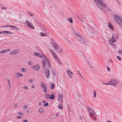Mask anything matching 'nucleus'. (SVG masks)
I'll use <instances>...</instances> for the list:
<instances>
[{
    "instance_id": "1",
    "label": "nucleus",
    "mask_w": 122,
    "mask_h": 122,
    "mask_svg": "<svg viewBox=\"0 0 122 122\" xmlns=\"http://www.w3.org/2000/svg\"><path fill=\"white\" fill-rule=\"evenodd\" d=\"M96 5L99 8L102 9V7H106L107 6L106 4L103 2V0H93Z\"/></svg>"
},
{
    "instance_id": "2",
    "label": "nucleus",
    "mask_w": 122,
    "mask_h": 122,
    "mask_svg": "<svg viewBox=\"0 0 122 122\" xmlns=\"http://www.w3.org/2000/svg\"><path fill=\"white\" fill-rule=\"evenodd\" d=\"M87 109L89 112V115L90 116H92L94 118V120H95L96 119V116L93 110L91 107H87Z\"/></svg>"
},
{
    "instance_id": "3",
    "label": "nucleus",
    "mask_w": 122,
    "mask_h": 122,
    "mask_svg": "<svg viewBox=\"0 0 122 122\" xmlns=\"http://www.w3.org/2000/svg\"><path fill=\"white\" fill-rule=\"evenodd\" d=\"M118 83L117 80L115 79H111L108 82V83H104L103 84H105L107 85H111L116 86L117 84Z\"/></svg>"
},
{
    "instance_id": "4",
    "label": "nucleus",
    "mask_w": 122,
    "mask_h": 122,
    "mask_svg": "<svg viewBox=\"0 0 122 122\" xmlns=\"http://www.w3.org/2000/svg\"><path fill=\"white\" fill-rule=\"evenodd\" d=\"M45 60H43L42 61L43 63L42 66L44 69H45V63H46L49 65L50 68L51 67V65L50 64V62L48 57L45 55V56L44 57Z\"/></svg>"
},
{
    "instance_id": "5",
    "label": "nucleus",
    "mask_w": 122,
    "mask_h": 122,
    "mask_svg": "<svg viewBox=\"0 0 122 122\" xmlns=\"http://www.w3.org/2000/svg\"><path fill=\"white\" fill-rule=\"evenodd\" d=\"M116 40L115 38V36L112 34L111 40L109 39L108 41L110 44L113 47H114L115 46V45L113 43L114 42H116Z\"/></svg>"
},
{
    "instance_id": "6",
    "label": "nucleus",
    "mask_w": 122,
    "mask_h": 122,
    "mask_svg": "<svg viewBox=\"0 0 122 122\" xmlns=\"http://www.w3.org/2000/svg\"><path fill=\"white\" fill-rule=\"evenodd\" d=\"M114 19L117 23L121 26H122V20L120 16L117 15H115L114 16Z\"/></svg>"
},
{
    "instance_id": "7",
    "label": "nucleus",
    "mask_w": 122,
    "mask_h": 122,
    "mask_svg": "<svg viewBox=\"0 0 122 122\" xmlns=\"http://www.w3.org/2000/svg\"><path fill=\"white\" fill-rule=\"evenodd\" d=\"M26 25V26L29 28L31 29H35V27L32 25L31 22L29 21L28 20H27L25 22Z\"/></svg>"
},
{
    "instance_id": "8",
    "label": "nucleus",
    "mask_w": 122,
    "mask_h": 122,
    "mask_svg": "<svg viewBox=\"0 0 122 122\" xmlns=\"http://www.w3.org/2000/svg\"><path fill=\"white\" fill-rule=\"evenodd\" d=\"M72 30L75 35V37L78 40L80 39L81 36L76 33V31L74 28H72Z\"/></svg>"
},
{
    "instance_id": "9",
    "label": "nucleus",
    "mask_w": 122,
    "mask_h": 122,
    "mask_svg": "<svg viewBox=\"0 0 122 122\" xmlns=\"http://www.w3.org/2000/svg\"><path fill=\"white\" fill-rule=\"evenodd\" d=\"M34 55L41 58H43L45 56V55L43 54H40L37 52L34 53Z\"/></svg>"
},
{
    "instance_id": "10",
    "label": "nucleus",
    "mask_w": 122,
    "mask_h": 122,
    "mask_svg": "<svg viewBox=\"0 0 122 122\" xmlns=\"http://www.w3.org/2000/svg\"><path fill=\"white\" fill-rule=\"evenodd\" d=\"M58 101L61 103H62L63 102V97L62 94H59L58 97Z\"/></svg>"
},
{
    "instance_id": "11",
    "label": "nucleus",
    "mask_w": 122,
    "mask_h": 122,
    "mask_svg": "<svg viewBox=\"0 0 122 122\" xmlns=\"http://www.w3.org/2000/svg\"><path fill=\"white\" fill-rule=\"evenodd\" d=\"M45 75L47 78H49L50 77V71L48 69H47L45 71Z\"/></svg>"
},
{
    "instance_id": "12",
    "label": "nucleus",
    "mask_w": 122,
    "mask_h": 122,
    "mask_svg": "<svg viewBox=\"0 0 122 122\" xmlns=\"http://www.w3.org/2000/svg\"><path fill=\"white\" fill-rule=\"evenodd\" d=\"M89 65V66L90 69L93 72H95L96 71H97V70L95 67H94L89 62L88 63Z\"/></svg>"
},
{
    "instance_id": "13",
    "label": "nucleus",
    "mask_w": 122,
    "mask_h": 122,
    "mask_svg": "<svg viewBox=\"0 0 122 122\" xmlns=\"http://www.w3.org/2000/svg\"><path fill=\"white\" fill-rule=\"evenodd\" d=\"M40 68L39 65L38 64H36L32 66V69H34L36 71H37L39 70Z\"/></svg>"
},
{
    "instance_id": "14",
    "label": "nucleus",
    "mask_w": 122,
    "mask_h": 122,
    "mask_svg": "<svg viewBox=\"0 0 122 122\" xmlns=\"http://www.w3.org/2000/svg\"><path fill=\"white\" fill-rule=\"evenodd\" d=\"M20 51L19 49H16L11 52L10 54L11 55H13L19 53Z\"/></svg>"
},
{
    "instance_id": "15",
    "label": "nucleus",
    "mask_w": 122,
    "mask_h": 122,
    "mask_svg": "<svg viewBox=\"0 0 122 122\" xmlns=\"http://www.w3.org/2000/svg\"><path fill=\"white\" fill-rule=\"evenodd\" d=\"M51 44L53 46L54 49L55 50H56L58 48V46L54 41H52Z\"/></svg>"
},
{
    "instance_id": "16",
    "label": "nucleus",
    "mask_w": 122,
    "mask_h": 122,
    "mask_svg": "<svg viewBox=\"0 0 122 122\" xmlns=\"http://www.w3.org/2000/svg\"><path fill=\"white\" fill-rule=\"evenodd\" d=\"M51 44L53 46L54 49L55 50H56L58 48V46L54 41H52Z\"/></svg>"
},
{
    "instance_id": "17",
    "label": "nucleus",
    "mask_w": 122,
    "mask_h": 122,
    "mask_svg": "<svg viewBox=\"0 0 122 122\" xmlns=\"http://www.w3.org/2000/svg\"><path fill=\"white\" fill-rule=\"evenodd\" d=\"M52 55L56 61L58 62H59L60 64H61V63L60 62L58 59L56 53H54V54H52Z\"/></svg>"
},
{
    "instance_id": "18",
    "label": "nucleus",
    "mask_w": 122,
    "mask_h": 122,
    "mask_svg": "<svg viewBox=\"0 0 122 122\" xmlns=\"http://www.w3.org/2000/svg\"><path fill=\"white\" fill-rule=\"evenodd\" d=\"M10 51V49L9 48L7 49H5L1 50L0 51V53L3 54L7 53L9 52Z\"/></svg>"
},
{
    "instance_id": "19",
    "label": "nucleus",
    "mask_w": 122,
    "mask_h": 122,
    "mask_svg": "<svg viewBox=\"0 0 122 122\" xmlns=\"http://www.w3.org/2000/svg\"><path fill=\"white\" fill-rule=\"evenodd\" d=\"M68 75L71 78H72V74H73V73L72 72L70 71L67 70L66 71Z\"/></svg>"
},
{
    "instance_id": "20",
    "label": "nucleus",
    "mask_w": 122,
    "mask_h": 122,
    "mask_svg": "<svg viewBox=\"0 0 122 122\" xmlns=\"http://www.w3.org/2000/svg\"><path fill=\"white\" fill-rule=\"evenodd\" d=\"M2 33L4 35H6V34H11L12 35L13 33L12 32L10 31H2Z\"/></svg>"
},
{
    "instance_id": "21",
    "label": "nucleus",
    "mask_w": 122,
    "mask_h": 122,
    "mask_svg": "<svg viewBox=\"0 0 122 122\" xmlns=\"http://www.w3.org/2000/svg\"><path fill=\"white\" fill-rule=\"evenodd\" d=\"M108 23L109 27L110 29L112 30H114V29L113 25L110 22H108Z\"/></svg>"
},
{
    "instance_id": "22",
    "label": "nucleus",
    "mask_w": 122,
    "mask_h": 122,
    "mask_svg": "<svg viewBox=\"0 0 122 122\" xmlns=\"http://www.w3.org/2000/svg\"><path fill=\"white\" fill-rule=\"evenodd\" d=\"M40 86H41L43 88L47 87L46 85L43 82H41L40 83Z\"/></svg>"
},
{
    "instance_id": "23",
    "label": "nucleus",
    "mask_w": 122,
    "mask_h": 122,
    "mask_svg": "<svg viewBox=\"0 0 122 122\" xmlns=\"http://www.w3.org/2000/svg\"><path fill=\"white\" fill-rule=\"evenodd\" d=\"M78 40L81 42L82 43H84L85 41V40L84 38L82 36H81V37H80V39H79Z\"/></svg>"
},
{
    "instance_id": "24",
    "label": "nucleus",
    "mask_w": 122,
    "mask_h": 122,
    "mask_svg": "<svg viewBox=\"0 0 122 122\" xmlns=\"http://www.w3.org/2000/svg\"><path fill=\"white\" fill-rule=\"evenodd\" d=\"M55 98V94L54 93H53L50 97V98L51 100H54Z\"/></svg>"
},
{
    "instance_id": "25",
    "label": "nucleus",
    "mask_w": 122,
    "mask_h": 122,
    "mask_svg": "<svg viewBox=\"0 0 122 122\" xmlns=\"http://www.w3.org/2000/svg\"><path fill=\"white\" fill-rule=\"evenodd\" d=\"M11 27L13 28V29L14 30H19L18 27L16 26L12 25V26H11Z\"/></svg>"
},
{
    "instance_id": "26",
    "label": "nucleus",
    "mask_w": 122,
    "mask_h": 122,
    "mask_svg": "<svg viewBox=\"0 0 122 122\" xmlns=\"http://www.w3.org/2000/svg\"><path fill=\"white\" fill-rule=\"evenodd\" d=\"M15 75L17 77H22L23 76V75L19 72L15 74Z\"/></svg>"
},
{
    "instance_id": "27",
    "label": "nucleus",
    "mask_w": 122,
    "mask_h": 122,
    "mask_svg": "<svg viewBox=\"0 0 122 122\" xmlns=\"http://www.w3.org/2000/svg\"><path fill=\"white\" fill-rule=\"evenodd\" d=\"M38 112L40 113L41 114L44 112V110L43 108H41L39 110Z\"/></svg>"
},
{
    "instance_id": "28",
    "label": "nucleus",
    "mask_w": 122,
    "mask_h": 122,
    "mask_svg": "<svg viewBox=\"0 0 122 122\" xmlns=\"http://www.w3.org/2000/svg\"><path fill=\"white\" fill-rule=\"evenodd\" d=\"M50 95L49 94L46 93L45 95V97L47 99L50 98Z\"/></svg>"
},
{
    "instance_id": "29",
    "label": "nucleus",
    "mask_w": 122,
    "mask_h": 122,
    "mask_svg": "<svg viewBox=\"0 0 122 122\" xmlns=\"http://www.w3.org/2000/svg\"><path fill=\"white\" fill-rule=\"evenodd\" d=\"M68 20L72 24L73 23V21L72 20V18L70 17L67 18Z\"/></svg>"
},
{
    "instance_id": "30",
    "label": "nucleus",
    "mask_w": 122,
    "mask_h": 122,
    "mask_svg": "<svg viewBox=\"0 0 122 122\" xmlns=\"http://www.w3.org/2000/svg\"><path fill=\"white\" fill-rule=\"evenodd\" d=\"M20 70L22 72H25L26 71V69L25 68H22L20 69Z\"/></svg>"
},
{
    "instance_id": "31",
    "label": "nucleus",
    "mask_w": 122,
    "mask_h": 122,
    "mask_svg": "<svg viewBox=\"0 0 122 122\" xmlns=\"http://www.w3.org/2000/svg\"><path fill=\"white\" fill-rule=\"evenodd\" d=\"M11 26H12V25H10L9 24H8L7 25H5L3 26H1L0 27H11Z\"/></svg>"
},
{
    "instance_id": "32",
    "label": "nucleus",
    "mask_w": 122,
    "mask_h": 122,
    "mask_svg": "<svg viewBox=\"0 0 122 122\" xmlns=\"http://www.w3.org/2000/svg\"><path fill=\"white\" fill-rule=\"evenodd\" d=\"M40 36H45L46 37L47 36V35L46 34H45L44 33L42 32H41L40 33Z\"/></svg>"
},
{
    "instance_id": "33",
    "label": "nucleus",
    "mask_w": 122,
    "mask_h": 122,
    "mask_svg": "<svg viewBox=\"0 0 122 122\" xmlns=\"http://www.w3.org/2000/svg\"><path fill=\"white\" fill-rule=\"evenodd\" d=\"M55 87L54 84L53 83H52L51 84L50 87L51 89H53Z\"/></svg>"
},
{
    "instance_id": "34",
    "label": "nucleus",
    "mask_w": 122,
    "mask_h": 122,
    "mask_svg": "<svg viewBox=\"0 0 122 122\" xmlns=\"http://www.w3.org/2000/svg\"><path fill=\"white\" fill-rule=\"evenodd\" d=\"M47 86L45 88H43V91L44 92V93H46L47 91Z\"/></svg>"
},
{
    "instance_id": "35",
    "label": "nucleus",
    "mask_w": 122,
    "mask_h": 122,
    "mask_svg": "<svg viewBox=\"0 0 122 122\" xmlns=\"http://www.w3.org/2000/svg\"><path fill=\"white\" fill-rule=\"evenodd\" d=\"M63 106L61 104H59L58 107V108H60V109H63Z\"/></svg>"
},
{
    "instance_id": "36",
    "label": "nucleus",
    "mask_w": 122,
    "mask_h": 122,
    "mask_svg": "<svg viewBox=\"0 0 122 122\" xmlns=\"http://www.w3.org/2000/svg\"><path fill=\"white\" fill-rule=\"evenodd\" d=\"M7 80L8 81V82L9 83V89H10V88L11 85L10 81V79L8 78H7Z\"/></svg>"
},
{
    "instance_id": "37",
    "label": "nucleus",
    "mask_w": 122,
    "mask_h": 122,
    "mask_svg": "<svg viewBox=\"0 0 122 122\" xmlns=\"http://www.w3.org/2000/svg\"><path fill=\"white\" fill-rule=\"evenodd\" d=\"M93 94V95H94L93 97H96V91L95 90H94V91Z\"/></svg>"
},
{
    "instance_id": "38",
    "label": "nucleus",
    "mask_w": 122,
    "mask_h": 122,
    "mask_svg": "<svg viewBox=\"0 0 122 122\" xmlns=\"http://www.w3.org/2000/svg\"><path fill=\"white\" fill-rule=\"evenodd\" d=\"M49 51H50V52L51 53V55H52V54H54V53H55L54 51L52 49H50L49 50Z\"/></svg>"
},
{
    "instance_id": "39",
    "label": "nucleus",
    "mask_w": 122,
    "mask_h": 122,
    "mask_svg": "<svg viewBox=\"0 0 122 122\" xmlns=\"http://www.w3.org/2000/svg\"><path fill=\"white\" fill-rule=\"evenodd\" d=\"M117 59L119 61H121L122 60V58L119 56H117Z\"/></svg>"
},
{
    "instance_id": "40",
    "label": "nucleus",
    "mask_w": 122,
    "mask_h": 122,
    "mask_svg": "<svg viewBox=\"0 0 122 122\" xmlns=\"http://www.w3.org/2000/svg\"><path fill=\"white\" fill-rule=\"evenodd\" d=\"M33 64L32 62L31 61H29L28 62V64L30 66H31Z\"/></svg>"
},
{
    "instance_id": "41",
    "label": "nucleus",
    "mask_w": 122,
    "mask_h": 122,
    "mask_svg": "<svg viewBox=\"0 0 122 122\" xmlns=\"http://www.w3.org/2000/svg\"><path fill=\"white\" fill-rule=\"evenodd\" d=\"M27 12L31 16H34V15L32 13H30L29 12L27 11Z\"/></svg>"
},
{
    "instance_id": "42",
    "label": "nucleus",
    "mask_w": 122,
    "mask_h": 122,
    "mask_svg": "<svg viewBox=\"0 0 122 122\" xmlns=\"http://www.w3.org/2000/svg\"><path fill=\"white\" fill-rule=\"evenodd\" d=\"M112 62V60L111 59H110L108 61V62L109 63H111Z\"/></svg>"
},
{
    "instance_id": "43",
    "label": "nucleus",
    "mask_w": 122,
    "mask_h": 122,
    "mask_svg": "<svg viewBox=\"0 0 122 122\" xmlns=\"http://www.w3.org/2000/svg\"><path fill=\"white\" fill-rule=\"evenodd\" d=\"M18 113L19 115H23V113L21 112H19Z\"/></svg>"
},
{
    "instance_id": "44",
    "label": "nucleus",
    "mask_w": 122,
    "mask_h": 122,
    "mask_svg": "<svg viewBox=\"0 0 122 122\" xmlns=\"http://www.w3.org/2000/svg\"><path fill=\"white\" fill-rule=\"evenodd\" d=\"M1 8L2 10H5L6 9V7L4 6H2Z\"/></svg>"
},
{
    "instance_id": "45",
    "label": "nucleus",
    "mask_w": 122,
    "mask_h": 122,
    "mask_svg": "<svg viewBox=\"0 0 122 122\" xmlns=\"http://www.w3.org/2000/svg\"><path fill=\"white\" fill-rule=\"evenodd\" d=\"M107 7V6L106 7ZM106 10L108 11H111L110 9L109 8L106 7Z\"/></svg>"
},
{
    "instance_id": "46",
    "label": "nucleus",
    "mask_w": 122,
    "mask_h": 122,
    "mask_svg": "<svg viewBox=\"0 0 122 122\" xmlns=\"http://www.w3.org/2000/svg\"><path fill=\"white\" fill-rule=\"evenodd\" d=\"M77 71L79 75H80V76H81V78H82V79H83V77H82V76H81V73H80V72L79 71Z\"/></svg>"
},
{
    "instance_id": "47",
    "label": "nucleus",
    "mask_w": 122,
    "mask_h": 122,
    "mask_svg": "<svg viewBox=\"0 0 122 122\" xmlns=\"http://www.w3.org/2000/svg\"><path fill=\"white\" fill-rule=\"evenodd\" d=\"M118 52L121 54H122V50H119L118 51Z\"/></svg>"
},
{
    "instance_id": "48",
    "label": "nucleus",
    "mask_w": 122,
    "mask_h": 122,
    "mask_svg": "<svg viewBox=\"0 0 122 122\" xmlns=\"http://www.w3.org/2000/svg\"><path fill=\"white\" fill-rule=\"evenodd\" d=\"M49 105V104L48 103H46L44 105L45 106H48Z\"/></svg>"
},
{
    "instance_id": "49",
    "label": "nucleus",
    "mask_w": 122,
    "mask_h": 122,
    "mask_svg": "<svg viewBox=\"0 0 122 122\" xmlns=\"http://www.w3.org/2000/svg\"><path fill=\"white\" fill-rule=\"evenodd\" d=\"M33 81V80L32 79H30L29 80V83H31Z\"/></svg>"
},
{
    "instance_id": "50",
    "label": "nucleus",
    "mask_w": 122,
    "mask_h": 122,
    "mask_svg": "<svg viewBox=\"0 0 122 122\" xmlns=\"http://www.w3.org/2000/svg\"><path fill=\"white\" fill-rule=\"evenodd\" d=\"M24 88L27 90L28 89V87L26 86H25L24 87Z\"/></svg>"
},
{
    "instance_id": "51",
    "label": "nucleus",
    "mask_w": 122,
    "mask_h": 122,
    "mask_svg": "<svg viewBox=\"0 0 122 122\" xmlns=\"http://www.w3.org/2000/svg\"><path fill=\"white\" fill-rule=\"evenodd\" d=\"M27 107V106L25 105V106H24V107H23V108L24 109H25V108H26Z\"/></svg>"
},
{
    "instance_id": "52",
    "label": "nucleus",
    "mask_w": 122,
    "mask_h": 122,
    "mask_svg": "<svg viewBox=\"0 0 122 122\" xmlns=\"http://www.w3.org/2000/svg\"><path fill=\"white\" fill-rule=\"evenodd\" d=\"M17 118L18 119H20L21 118V117L20 116H17Z\"/></svg>"
},
{
    "instance_id": "53",
    "label": "nucleus",
    "mask_w": 122,
    "mask_h": 122,
    "mask_svg": "<svg viewBox=\"0 0 122 122\" xmlns=\"http://www.w3.org/2000/svg\"><path fill=\"white\" fill-rule=\"evenodd\" d=\"M53 75H56V72L55 71H53Z\"/></svg>"
},
{
    "instance_id": "54",
    "label": "nucleus",
    "mask_w": 122,
    "mask_h": 122,
    "mask_svg": "<svg viewBox=\"0 0 122 122\" xmlns=\"http://www.w3.org/2000/svg\"><path fill=\"white\" fill-rule=\"evenodd\" d=\"M23 122H28V121L27 120H24L23 121Z\"/></svg>"
},
{
    "instance_id": "55",
    "label": "nucleus",
    "mask_w": 122,
    "mask_h": 122,
    "mask_svg": "<svg viewBox=\"0 0 122 122\" xmlns=\"http://www.w3.org/2000/svg\"><path fill=\"white\" fill-rule=\"evenodd\" d=\"M29 112V110H27L26 111V112L27 113H28Z\"/></svg>"
},
{
    "instance_id": "56",
    "label": "nucleus",
    "mask_w": 122,
    "mask_h": 122,
    "mask_svg": "<svg viewBox=\"0 0 122 122\" xmlns=\"http://www.w3.org/2000/svg\"><path fill=\"white\" fill-rule=\"evenodd\" d=\"M107 69L108 71H110V69L109 67H107Z\"/></svg>"
},
{
    "instance_id": "57",
    "label": "nucleus",
    "mask_w": 122,
    "mask_h": 122,
    "mask_svg": "<svg viewBox=\"0 0 122 122\" xmlns=\"http://www.w3.org/2000/svg\"><path fill=\"white\" fill-rule=\"evenodd\" d=\"M39 105H41V102H39Z\"/></svg>"
},
{
    "instance_id": "58",
    "label": "nucleus",
    "mask_w": 122,
    "mask_h": 122,
    "mask_svg": "<svg viewBox=\"0 0 122 122\" xmlns=\"http://www.w3.org/2000/svg\"><path fill=\"white\" fill-rule=\"evenodd\" d=\"M35 85H33L32 86V88H34L35 87Z\"/></svg>"
},
{
    "instance_id": "59",
    "label": "nucleus",
    "mask_w": 122,
    "mask_h": 122,
    "mask_svg": "<svg viewBox=\"0 0 122 122\" xmlns=\"http://www.w3.org/2000/svg\"><path fill=\"white\" fill-rule=\"evenodd\" d=\"M77 94L78 96V97H81L80 95L79 94H78V93H77Z\"/></svg>"
},
{
    "instance_id": "60",
    "label": "nucleus",
    "mask_w": 122,
    "mask_h": 122,
    "mask_svg": "<svg viewBox=\"0 0 122 122\" xmlns=\"http://www.w3.org/2000/svg\"><path fill=\"white\" fill-rule=\"evenodd\" d=\"M56 50H57V51L58 52H59L60 51V50L59 49H58V48L57 49H56Z\"/></svg>"
},
{
    "instance_id": "61",
    "label": "nucleus",
    "mask_w": 122,
    "mask_h": 122,
    "mask_svg": "<svg viewBox=\"0 0 122 122\" xmlns=\"http://www.w3.org/2000/svg\"><path fill=\"white\" fill-rule=\"evenodd\" d=\"M46 102V101L45 100H43L42 101V102L43 103H45Z\"/></svg>"
},
{
    "instance_id": "62",
    "label": "nucleus",
    "mask_w": 122,
    "mask_h": 122,
    "mask_svg": "<svg viewBox=\"0 0 122 122\" xmlns=\"http://www.w3.org/2000/svg\"><path fill=\"white\" fill-rule=\"evenodd\" d=\"M59 115V114L58 113L56 115V116H58Z\"/></svg>"
},
{
    "instance_id": "63",
    "label": "nucleus",
    "mask_w": 122,
    "mask_h": 122,
    "mask_svg": "<svg viewBox=\"0 0 122 122\" xmlns=\"http://www.w3.org/2000/svg\"><path fill=\"white\" fill-rule=\"evenodd\" d=\"M17 105H14V107H17Z\"/></svg>"
},
{
    "instance_id": "64",
    "label": "nucleus",
    "mask_w": 122,
    "mask_h": 122,
    "mask_svg": "<svg viewBox=\"0 0 122 122\" xmlns=\"http://www.w3.org/2000/svg\"><path fill=\"white\" fill-rule=\"evenodd\" d=\"M107 122H111L110 121H107Z\"/></svg>"
}]
</instances>
